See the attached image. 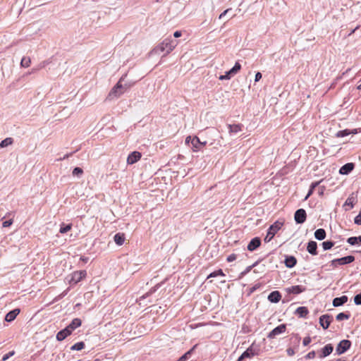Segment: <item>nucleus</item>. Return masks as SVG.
Listing matches in <instances>:
<instances>
[{
	"instance_id": "obj_1",
	"label": "nucleus",
	"mask_w": 361,
	"mask_h": 361,
	"mask_svg": "<svg viewBox=\"0 0 361 361\" xmlns=\"http://www.w3.org/2000/svg\"><path fill=\"white\" fill-rule=\"evenodd\" d=\"M177 45V41L172 39L171 37L166 38L164 40H163L162 42H161L152 50L151 54L154 55H159L161 53L165 51L164 56H166V54H169L171 51H173V49Z\"/></svg>"
},
{
	"instance_id": "obj_2",
	"label": "nucleus",
	"mask_w": 361,
	"mask_h": 361,
	"mask_svg": "<svg viewBox=\"0 0 361 361\" xmlns=\"http://www.w3.org/2000/svg\"><path fill=\"white\" fill-rule=\"evenodd\" d=\"M283 224V222L279 221L272 224L268 229L264 240L266 242H269L274 238L275 234L281 228Z\"/></svg>"
},
{
	"instance_id": "obj_3",
	"label": "nucleus",
	"mask_w": 361,
	"mask_h": 361,
	"mask_svg": "<svg viewBox=\"0 0 361 361\" xmlns=\"http://www.w3.org/2000/svg\"><path fill=\"white\" fill-rule=\"evenodd\" d=\"M355 260V257L353 255H348L338 259H334L331 262L332 266L336 267L338 265H344L350 264Z\"/></svg>"
},
{
	"instance_id": "obj_4",
	"label": "nucleus",
	"mask_w": 361,
	"mask_h": 361,
	"mask_svg": "<svg viewBox=\"0 0 361 361\" xmlns=\"http://www.w3.org/2000/svg\"><path fill=\"white\" fill-rule=\"evenodd\" d=\"M350 345L351 342L349 340H342L336 346V353L338 355H341L344 353L350 348Z\"/></svg>"
},
{
	"instance_id": "obj_5",
	"label": "nucleus",
	"mask_w": 361,
	"mask_h": 361,
	"mask_svg": "<svg viewBox=\"0 0 361 361\" xmlns=\"http://www.w3.org/2000/svg\"><path fill=\"white\" fill-rule=\"evenodd\" d=\"M87 275V272L85 270L74 271L71 275V279H69L70 283H77L80 282L82 279H84Z\"/></svg>"
},
{
	"instance_id": "obj_6",
	"label": "nucleus",
	"mask_w": 361,
	"mask_h": 361,
	"mask_svg": "<svg viewBox=\"0 0 361 361\" xmlns=\"http://www.w3.org/2000/svg\"><path fill=\"white\" fill-rule=\"evenodd\" d=\"M306 218L307 214L305 209H299L295 212L294 219L297 224H303Z\"/></svg>"
},
{
	"instance_id": "obj_7",
	"label": "nucleus",
	"mask_w": 361,
	"mask_h": 361,
	"mask_svg": "<svg viewBox=\"0 0 361 361\" xmlns=\"http://www.w3.org/2000/svg\"><path fill=\"white\" fill-rule=\"evenodd\" d=\"M332 321L333 317L327 314L319 317V324L324 329H327Z\"/></svg>"
},
{
	"instance_id": "obj_8",
	"label": "nucleus",
	"mask_w": 361,
	"mask_h": 361,
	"mask_svg": "<svg viewBox=\"0 0 361 361\" xmlns=\"http://www.w3.org/2000/svg\"><path fill=\"white\" fill-rule=\"evenodd\" d=\"M286 329V327L285 324H281L269 332L267 337L270 339L274 338L276 336L285 332Z\"/></svg>"
},
{
	"instance_id": "obj_9",
	"label": "nucleus",
	"mask_w": 361,
	"mask_h": 361,
	"mask_svg": "<svg viewBox=\"0 0 361 361\" xmlns=\"http://www.w3.org/2000/svg\"><path fill=\"white\" fill-rule=\"evenodd\" d=\"M122 78L120 79L118 82L113 87V89L109 92V97H118L121 94H123L120 90L122 88V85H121V81Z\"/></svg>"
},
{
	"instance_id": "obj_10",
	"label": "nucleus",
	"mask_w": 361,
	"mask_h": 361,
	"mask_svg": "<svg viewBox=\"0 0 361 361\" xmlns=\"http://www.w3.org/2000/svg\"><path fill=\"white\" fill-rule=\"evenodd\" d=\"M142 155L140 152L137 151L133 152L128 155L127 158V163L128 164H133L138 161L140 159Z\"/></svg>"
},
{
	"instance_id": "obj_11",
	"label": "nucleus",
	"mask_w": 361,
	"mask_h": 361,
	"mask_svg": "<svg viewBox=\"0 0 361 361\" xmlns=\"http://www.w3.org/2000/svg\"><path fill=\"white\" fill-rule=\"evenodd\" d=\"M357 202V196L354 192L351 193L347 200H345L343 207H348V208H345V210H348L352 209L354 207V204Z\"/></svg>"
},
{
	"instance_id": "obj_12",
	"label": "nucleus",
	"mask_w": 361,
	"mask_h": 361,
	"mask_svg": "<svg viewBox=\"0 0 361 361\" xmlns=\"http://www.w3.org/2000/svg\"><path fill=\"white\" fill-rule=\"evenodd\" d=\"M261 245V240L259 238H252L250 242L249 243V244L247 245V250L249 251H254L255 250L257 247H259Z\"/></svg>"
},
{
	"instance_id": "obj_13",
	"label": "nucleus",
	"mask_w": 361,
	"mask_h": 361,
	"mask_svg": "<svg viewBox=\"0 0 361 361\" xmlns=\"http://www.w3.org/2000/svg\"><path fill=\"white\" fill-rule=\"evenodd\" d=\"M72 331L66 326L65 329H62L61 331H59L56 334V339L59 341H61L64 340L67 336L71 335Z\"/></svg>"
},
{
	"instance_id": "obj_14",
	"label": "nucleus",
	"mask_w": 361,
	"mask_h": 361,
	"mask_svg": "<svg viewBox=\"0 0 361 361\" xmlns=\"http://www.w3.org/2000/svg\"><path fill=\"white\" fill-rule=\"evenodd\" d=\"M354 169L353 163H347L341 167L339 173L343 175H346L350 173Z\"/></svg>"
},
{
	"instance_id": "obj_15",
	"label": "nucleus",
	"mask_w": 361,
	"mask_h": 361,
	"mask_svg": "<svg viewBox=\"0 0 361 361\" xmlns=\"http://www.w3.org/2000/svg\"><path fill=\"white\" fill-rule=\"evenodd\" d=\"M333 350L334 347L331 344L326 345L323 348H322L319 357L323 358L329 355L333 352Z\"/></svg>"
},
{
	"instance_id": "obj_16",
	"label": "nucleus",
	"mask_w": 361,
	"mask_h": 361,
	"mask_svg": "<svg viewBox=\"0 0 361 361\" xmlns=\"http://www.w3.org/2000/svg\"><path fill=\"white\" fill-rule=\"evenodd\" d=\"M348 297L346 295H343L339 298H335L333 300L332 305L334 307H339L347 302Z\"/></svg>"
},
{
	"instance_id": "obj_17",
	"label": "nucleus",
	"mask_w": 361,
	"mask_h": 361,
	"mask_svg": "<svg viewBox=\"0 0 361 361\" xmlns=\"http://www.w3.org/2000/svg\"><path fill=\"white\" fill-rule=\"evenodd\" d=\"M20 313V309H14L12 311H10L6 314L5 317V320L8 322H11L13 321L17 315Z\"/></svg>"
},
{
	"instance_id": "obj_18",
	"label": "nucleus",
	"mask_w": 361,
	"mask_h": 361,
	"mask_svg": "<svg viewBox=\"0 0 361 361\" xmlns=\"http://www.w3.org/2000/svg\"><path fill=\"white\" fill-rule=\"evenodd\" d=\"M317 244L315 241H310L307 243V252L312 255H317Z\"/></svg>"
},
{
	"instance_id": "obj_19",
	"label": "nucleus",
	"mask_w": 361,
	"mask_h": 361,
	"mask_svg": "<svg viewBox=\"0 0 361 361\" xmlns=\"http://www.w3.org/2000/svg\"><path fill=\"white\" fill-rule=\"evenodd\" d=\"M305 290V288L302 286H293L287 288V291L293 294H299Z\"/></svg>"
},
{
	"instance_id": "obj_20",
	"label": "nucleus",
	"mask_w": 361,
	"mask_h": 361,
	"mask_svg": "<svg viewBox=\"0 0 361 361\" xmlns=\"http://www.w3.org/2000/svg\"><path fill=\"white\" fill-rule=\"evenodd\" d=\"M281 298L280 293L277 290L271 292L268 295V300L271 302H278Z\"/></svg>"
},
{
	"instance_id": "obj_21",
	"label": "nucleus",
	"mask_w": 361,
	"mask_h": 361,
	"mask_svg": "<svg viewBox=\"0 0 361 361\" xmlns=\"http://www.w3.org/2000/svg\"><path fill=\"white\" fill-rule=\"evenodd\" d=\"M284 263L288 268H293L296 264L297 260L293 256H287L285 259Z\"/></svg>"
},
{
	"instance_id": "obj_22",
	"label": "nucleus",
	"mask_w": 361,
	"mask_h": 361,
	"mask_svg": "<svg viewBox=\"0 0 361 361\" xmlns=\"http://www.w3.org/2000/svg\"><path fill=\"white\" fill-rule=\"evenodd\" d=\"M82 322L80 319L75 318L67 327L71 330V331L73 332V331H74L75 329L80 326Z\"/></svg>"
},
{
	"instance_id": "obj_23",
	"label": "nucleus",
	"mask_w": 361,
	"mask_h": 361,
	"mask_svg": "<svg viewBox=\"0 0 361 361\" xmlns=\"http://www.w3.org/2000/svg\"><path fill=\"white\" fill-rule=\"evenodd\" d=\"M228 128L230 134L237 133L242 130L243 125L242 124H233V125L228 124Z\"/></svg>"
},
{
	"instance_id": "obj_24",
	"label": "nucleus",
	"mask_w": 361,
	"mask_h": 361,
	"mask_svg": "<svg viewBox=\"0 0 361 361\" xmlns=\"http://www.w3.org/2000/svg\"><path fill=\"white\" fill-rule=\"evenodd\" d=\"M314 237L319 240H322L326 238V231L323 228H319L314 232Z\"/></svg>"
},
{
	"instance_id": "obj_25",
	"label": "nucleus",
	"mask_w": 361,
	"mask_h": 361,
	"mask_svg": "<svg viewBox=\"0 0 361 361\" xmlns=\"http://www.w3.org/2000/svg\"><path fill=\"white\" fill-rule=\"evenodd\" d=\"M114 241L118 245H122L125 241V235L123 233H116L114 235Z\"/></svg>"
},
{
	"instance_id": "obj_26",
	"label": "nucleus",
	"mask_w": 361,
	"mask_h": 361,
	"mask_svg": "<svg viewBox=\"0 0 361 361\" xmlns=\"http://www.w3.org/2000/svg\"><path fill=\"white\" fill-rule=\"evenodd\" d=\"M295 313L300 317H305L308 314L309 311L306 307H299L296 309Z\"/></svg>"
},
{
	"instance_id": "obj_27",
	"label": "nucleus",
	"mask_w": 361,
	"mask_h": 361,
	"mask_svg": "<svg viewBox=\"0 0 361 361\" xmlns=\"http://www.w3.org/2000/svg\"><path fill=\"white\" fill-rule=\"evenodd\" d=\"M347 242L350 245L361 244V235L357 236V237H350L348 238Z\"/></svg>"
},
{
	"instance_id": "obj_28",
	"label": "nucleus",
	"mask_w": 361,
	"mask_h": 361,
	"mask_svg": "<svg viewBox=\"0 0 361 361\" xmlns=\"http://www.w3.org/2000/svg\"><path fill=\"white\" fill-rule=\"evenodd\" d=\"M191 144L192 145L194 151L197 152L200 149L199 144H201V142L197 136H195L192 138Z\"/></svg>"
},
{
	"instance_id": "obj_29",
	"label": "nucleus",
	"mask_w": 361,
	"mask_h": 361,
	"mask_svg": "<svg viewBox=\"0 0 361 361\" xmlns=\"http://www.w3.org/2000/svg\"><path fill=\"white\" fill-rule=\"evenodd\" d=\"M242 355L245 358H250L254 356L255 353H254L252 346H250L244 353H243Z\"/></svg>"
},
{
	"instance_id": "obj_30",
	"label": "nucleus",
	"mask_w": 361,
	"mask_h": 361,
	"mask_svg": "<svg viewBox=\"0 0 361 361\" xmlns=\"http://www.w3.org/2000/svg\"><path fill=\"white\" fill-rule=\"evenodd\" d=\"M13 138L11 137H7L4 140H3L1 142H0V147H8L11 145H12L13 143Z\"/></svg>"
},
{
	"instance_id": "obj_31",
	"label": "nucleus",
	"mask_w": 361,
	"mask_h": 361,
	"mask_svg": "<svg viewBox=\"0 0 361 361\" xmlns=\"http://www.w3.org/2000/svg\"><path fill=\"white\" fill-rule=\"evenodd\" d=\"M85 348L84 342H78L71 347V350H81Z\"/></svg>"
},
{
	"instance_id": "obj_32",
	"label": "nucleus",
	"mask_w": 361,
	"mask_h": 361,
	"mask_svg": "<svg viewBox=\"0 0 361 361\" xmlns=\"http://www.w3.org/2000/svg\"><path fill=\"white\" fill-rule=\"evenodd\" d=\"M71 228H72V225L71 224H62L61 225V228H60L59 232L61 233H66L68 231H69L71 229Z\"/></svg>"
},
{
	"instance_id": "obj_33",
	"label": "nucleus",
	"mask_w": 361,
	"mask_h": 361,
	"mask_svg": "<svg viewBox=\"0 0 361 361\" xmlns=\"http://www.w3.org/2000/svg\"><path fill=\"white\" fill-rule=\"evenodd\" d=\"M31 59L29 57H23L20 61V66L24 68H27L30 66Z\"/></svg>"
},
{
	"instance_id": "obj_34",
	"label": "nucleus",
	"mask_w": 361,
	"mask_h": 361,
	"mask_svg": "<svg viewBox=\"0 0 361 361\" xmlns=\"http://www.w3.org/2000/svg\"><path fill=\"white\" fill-rule=\"evenodd\" d=\"M240 68H241V65L240 64V63L236 62L235 63L234 66L231 70H229L230 73H232V75H234L240 70Z\"/></svg>"
},
{
	"instance_id": "obj_35",
	"label": "nucleus",
	"mask_w": 361,
	"mask_h": 361,
	"mask_svg": "<svg viewBox=\"0 0 361 361\" xmlns=\"http://www.w3.org/2000/svg\"><path fill=\"white\" fill-rule=\"evenodd\" d=\"M349 318H350V314L344 313V312H341V313L338 314L336 317V320H338V321L348 319Z\"/></svg>"
},
{
	"instance_id": "obj_36",
	"label": "nucleus",
	"mask_w": 361,
	"mask_h": 361,
	"mask_svg": "<svg viewBox=\"0 0 361 361\" xmlns=\"http://www.w3.org/2000/svg\"><path fill=\"white\" fill-rule=\"evenodd\" d=\"M322 245L324 250H330L334 245V243H333L332 241L327 240L323 242Z\"/></svg>"
},
{
	"instance_id": "obj_37",
	"label": "nucleus",
	"mask_w": 361,
	"mask_h": 361,
	"mask_svg": "<svg viewBox=\"0 0 361 361\" xmlns=\"http://www.w3.org/2000/svg\"><path fill=\"white\" fill-rule=\"evenodd\" d=\"M218 276H225V274H224L223 271L221 269H219L217 271H215L212 273H211L208 276H207V279L209 278H212V277H216Z\"/></svg>"
},
{
	"instance_id": "obj_38",
	"label": "nucleus",
	"mask_w": 361,
	"mask_h": 361,
	"mask_svg": "<svg viewBox=\"0 0 361 361\" xmlns=\"http://www.w3.org/2000/svg\"><path fill=\"white\" fill-rule=\"evenodd\" d=\"M83 171L80 167H75L72 172L73 176L80 177L82 175Z\"/></svg>"
},
{
	"instance_id": "obj_39",
	"label": "nucleus",
	"mask_w": 361,
	"mask_h": 361,
	"mask_svg": "<svg viewBox=\"0 0 361 361\" xmlns=\"http://www.w3.org/2000/svg\"><path fill=\"white\" fill-rule=\"evenodd\" d=\"M351 132L349 130H340L336 133V136L338 137H343L350 135Z\"/></svg>"
},
{
	"instance_id": "obj_40",
	"label": "nucleus",
	"mask_w": 361,
	"mask_h": 361,
	"mask_svg": "<svg viewBox=\"0 0 361 361\" xmlns=\"http://www.w3.org/2000/svg\"><path fill=\"white\" fill-rule=\"evenodd\" d=\"M193 348L190 349V350H188L187 353H185L183 355H182L178 361H186L189 357L191 355V353L192 351Z\"/></svg>"
},
{
	"instance_id": "obj_41",
	"label": "nucleus",
	"mask_w": 361,
	"mask_h": 361,
	"mask_svg": "<svg viewBox=\"0 0 361 361\" xmlns=\"http://www.w3.org/2000/svg\"><path fill=\"white\" fill-rule=\"evenodd\" d=\"M232 76H233L232 73H230V71H228L226 72L225 75H220L219 79L220 80H229V79H231V78Z\"/></svg>"
},
{
	"instance_id": "obj_42",
	"label": "nucleus",
	"mask_w": 361,
	"mask_h": 361,
	"mask_svg": "<svg viewBox=\"0 0 361 361\" xmlns=\"http://www.w3.org/2000/svg\"><path fill=\"white\" fill-rule=\"evenodd\" d=\"M257 262L254 263L252 265L247 267L240 274V277H243L245 274H247L248 272H250L252 267H255Z\"/></svg>"
},
{
	"instance_id": "obj_43",
	"label": "nucleus",
	"mask_w": 361,
	"mask_h": 361,
	"mask_svg": "<svg viewBox=\"0 0 361 361\" xmlns=\"http://www.w3.org/2000/svg\"><path fill=\"white\" fill-rule=\"evenodd\" d=\"M15 355V351L14 350H12V351H10L9 353L5 354L3 357H2V361H6L7 360L8 358H10L11 357H12L13 355Z\"/></svg>"
},
{
	"instance_id": "obj_44",
	"label": "nucleus",
	"mask_w": 361,
	"mask_h": 361,
	"mask_svg": "<svg viewBox=\"0 0 361 361\" xmlns=\"http://www.w3.org/2000/svg\"><path fill=\"white\" fill-rule=\"evenodd\" d=\"M354 302L357 305H361V293H359L355 296Z\"/></svg>"
},
{
	"instance_id": "obj_45",
	"label": "nucleus",
	"mask_w": 361,
	"mask_h": 361,
	"mask_svg": "<svg viewBox=\"0 0 361 361\" xmlns=\"http://www.w3.org/2000/svg\"><path fill=\"white\" fill-rule=\"evenodd\" d=\"M237 255L235 254H231L227 257V261L228 262H233L236 259Z\"/></svg>"
},
{
	"instance_id": "obj_46",
	"label": "nucleus",
	"mask_w": 361,
	"mask_h": 361,
	"mask_svg": "<svg viewBox=\"0 0 361 361\" xmlns=\"http://www.w3.org/2000/svg\"><path fill=\"white\" fill-rule=\"evenodd\" d=\"M46 64H47L46 61H43L42 63H41L40 64H39V66H37V68H33V69H32V73H33V72H35V71H38V70H39V69H41V68H44V67H45V66H46Z\"/></svg>"
},
{
	"instance_id": "obj_47",
	"label": "nucleus",
	"mask_w": 361,
	"mask_h": 361,
	"mask_svg": "<svg viewBox=\"0 0 361 361\" xmlns=\"http://www.w3.org/2000/svg\"><path fill=\"white\" fill-rule=\"evenodd\" d=\"M315 355H316V353H315V351L312 350V351H311V352L308 353L306 355L305 357H306L307 359H313V358L315 357Z\"/></svg>"
},
{
	"instance_id": "obj_48",
	"label": "nucleus",
	"mask_w": 361,
	"mask_h": 361,
	"mask_svg": "<svg viewBox=\"0 0 361 361\" xmlns=\"http://www.w3.org/2000/svg\"><path fill=\"white\" fill-rule=\"evenodd\" d=\"M13 224V221L11 219L7 220L3 222L2 226L6 228L10 226Z\"/></svg>"
},
{
	"instance_id": "obj_49",
	"label": "nucleus",
	"mask_w": 361,
	"mask_h": 361,
	"mask_svg": "<svg viewBox=\"0 0 361 361\" xmlns=\"http://www.w3.org/2000/svg\"><path fill=\"white\" fill-rule=\"evenodd\" d=\"M311 342V338L307 336L304 338L302 343L305 346L309 345V343Z\"/></svg>"
},
{
	"instance_id": "obj_50",
	"label": "nucleus",
	"mask_w": 361,
	"mask_h": 361,
	"mask_svg": "<svg viewBox=\"0 0 361 361\" xmlns=\"http://www.w3.org/2000/svg\"><path fill=\"white\" fill-rule=\"evenodd\" d=\"M262 75V73L260 72H257L256 74H255V82H258L261 80Z\"/></svg>"
},
{
	"instance_id": "obj_51",
	"label": "nucleus",
	"mask_w": 361,
	"mask_h": 361,
	"mask_svg": "<svg viewBox=\"0 0 361 361\" xmlns=\"http://www.w3.org/2000/svg\"><path fill=\"white\" fill-rule=\"evenodd\" d=\"M355 224H360L361 221V214H359L355 218Z\"/></svg>"
},
{
	"instance_id": "obj_52",
	"label": "nucleus",
	"mask_w": 361,
	"mask_h": 361,
	"mask_svg": "<svg viewBox=\"0 0 361 361\" xmlns=\"http://www.w3.org/2000/svg\"><path fill=\"white\" fill-rule=\"evenodd\" d=\"M287 354L290 356H292L295 354V351L292 348H288L287 349Z\"/></svg>"
},
{
	"instance_id": "obj_53",
	"label": "nucleus",
	"mask_w": 361,
	"mask_h": 361,
	"mask_svg": "<svg viewBox=\"0 0 361 361\" xmlns=\"http://www.w3.org/2000/svg\"><path fill=\"white\" fill-rule=\"evenodd\" d=\"M231 11V8H228L226 10H225L223 13H221L219 17V19L222 18L224 16H225V15L229 11Z\"/></svg>"
},
{
	"instance_id": "obj_54",
	"label": "nucleus",
	"mask_w": 361,
	"mask_h": 361,
	"mask_svg": "<svg viewBox=\"0 0 361 361\" xmlns=\"http://www.w3.org/2000/svg\"><path fill=\"white\" fill-rule=\"evenodd\" d=\"M181 32L180 31H176L174 33H173V37H176V38H178V37H180L181 36Z\"/></svg>"
},
{
	"instance_id": "obj_55",
	"label": "nucleus",
	"mask_w": 361,
	"mask_h": 361,
	"mask_svg": "<svg viewBox=\"0 0 361 361\" xmlns=\"http://www.w3.org/2000/svg\"><path fill=\"white\" fill-rule=\"evenodd\" d=\"M319 182H313L311 185H310V188L313 189V190H314V188L319 185Z\"/></svg>"
},
{
	"instance_id": "obj_56",
	"label": "nucleus",
	"mask_w": 361,
	"mask_h": 361,
	"mask_svg": "<svg viewBox=\"0 0 361 361\" xmlns=\"http://www.w3.org/2000/svg\"><path fill=\"white\" fill-rule=\"evenodd\" d=\"M313 191H314L313 189L310 188L307 195H306V197L305 198V200H307L313 193Z\"/></svg>"
},
{
	"instance_id": "obj_57",
	"label": "nucleus",
	"mask_w": 361,
	"mask_h": 361,
	"mask_svg": "<svg viewBox=\"0 0 361 361\" xmlns=\"http://www.w3.org/2000/svg\"><path fill=\"white\" fill-rule=\"evenodd\" d=\"M192 138V137H191L190 136L187 137L185 139V142L186 143H189L190 142H191Z\"/></svg>"
},
{
	"instance_id": "obj_58",
	"label": "nucleus",
	"mask_w": 361,
	"mask_h": 361,
	"mask_svg": "<svg viewBox=\"0 0 361 361\" xmlns=\"http://www.w3.org/2000/svg\"><path fill=\"white\" fill-rule=\"evenodd\" d=\"M244 359H245V357H243V355H241L238 357V360H237V361H243Z\"/></svg>"
},
{
	"instance_id": "obj_59",
	"label": "nucleus",
	"mask_w": 361,
	"mask_h": 361,
	"mask_svg": "<svg viewBox=\"0 0 361 361\" xmlns=\"http://www.w3.org/2000/svg\"><path fill=\"white\" fill-rule=\"evenodd\" d=\"M206 143H207L206 142H201V144H199L200 149L201 148V147L204 146L206 145Z\"/></svg>"
},
{
	"instance_id": "obj_60",
	"label": "nucleus",
	"mask_w": 361,
	"mask_h": 361,
	"mask_svg": "<svg viewBox=\"0 0 361 361\" xmlns=\"http://www.w3.org/2000/svg\"><path fill=\"white\" fill-rule=\"evenodd\" d=\"M80 259L82 260L84 262H87V260H88V258H87V257H81Z\"/></svg>"
},
{
	"instance_id": "obj_61",
	"label": "nucleus",
	"mask_w": 361,
	"mask_h": 361,
	"mask_svg": "<svg viewBox=\"0 0 361 361\" xmlns=\"http://www.w3.org/2000/svg\"><path fill=\"white\" fill-rule=\"evenodd\" d=\"M156 290V287L153 288V289L150 290V291L149 292L148 294H151L153 292H154Z\"/></svg>"
},
{
	"instance_id": "obj_62",
	"label": "nucleus",
	"mask_w": 361,
	"mask_h": 361,
	"mask_svg": "<svg viewBox=\"0 0 361 361\" xmlns=\"http://www.w3.org/2000/svg\"><path fill=\"white\" fill-rule=\"evenodd\" d=\"M357 90H361V83L357 86Z\"/></svg>"
},
{
	"instance_id": "obj_63",
	"label": "nucleus",
	"mask_w": 361,
	"mask_h": 361,
	"mask_svg": "<svg viewBox=\"0 0 361 361\" xmlns=\"http://www.w3.org/2000/svg\"><path fill=\"white\" fill-rule=\"evenodd\" d=\"M67 157H68V154L65 155V156L63 157V159H66V158H67Z\"/></svg>"
},
{
	"instance_id": "obj_64",
	"label": "nucleus",
	"mask_w": 361,
	"mask_h": 361,
	"mask_svg": "<svg viewBox=\"0 0 361 361\" xmlns=\"http://www.w3.org/2000/svg\"><path fill=\"white\" fill-rule=\"evenodd\" d=\"M337 361H346V360H341V359H338V360H337Z\"/></svg>"
}]
</instances>
